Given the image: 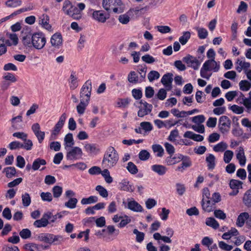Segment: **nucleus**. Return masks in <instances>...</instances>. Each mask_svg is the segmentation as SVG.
Returning <instances> with one entry per match:
<instances>
[{"label": "nucleus", "instance_id": "nucleus-1", "mask_svg": "<svg viewBox=\"0 0 251 251\" xmlns=\"http://www.w3.org/2000/svg\"><path fill=\"white\" fill-rule=\"evenodd\" d=\"M119 160V155L114 147H109L105 151L102 161L103 168H111L115 166Z\"/></svg>", "mask_w": 251, "mask_h": 251}, {"label": "nucleus", "instance_id": "nucleus-2", "mask_svg": "<svg viewBox=\"0 0 251 251\" xmlns=\"http://www.w3.org/2000/svg\"><path fill=\"white\" fill-rule=\"evenodd\" d=\"M122 4L121 0H103L102 6L106 11L113 10L115 13H121L123 11L121 7H118Z\"/></svg>", "mask_w": 251, "mask_h": 251}, {"label": "nucleus", "instance_id": "nucleus-3", "mask_svg": "<svg viewBox=\"0 0 251 251\" xmlns=\"http://www.w3.org/2000/svg\"><path fill=\"white\" fill-rule=\"evenodd\" d=\"M32 46L36 49H43L46 43V39L42 32L34 33L32 35Z\"/></svg>", "mask_w": 251, "mask_h": 251}, {"label": "nucleus", "instance_id": "nucleus-4", "mask_svg": "<svg viewBox=\"0 0 251 251\" xmlns=\"http://www.w3.org/2000/svg\"><path fill=\"white\" fill-rule=\"evenodd\" d=\"M66 158L68 160H76L82 158L83 152L82 150L78 147H72L68 148Z\"/></svg>", "mask_w": 251, "mask_h": 251}, {"label": "nucleus", "instance_id": "nucleus-5", "mask_svg": "<svg viewBox=\"0 0 251 251\" xmlns=\"http://www.w3.org/2000/svg\"><path fill=\"white\" fill-rule=\"evenodd\" d=\"M231 121L226 116H222L219 119V130L223 134L227 133L230 128Z\"/></svg>", "mask_w": 251, "mask_h": 251}, {"label": "nucleus", "instance_id": "nucleus-6", "mask_svg": "<svg viewBox=\"0 0 251 251\" xmlns=\"http://www.w3.org/2000/svg\"><path fill=\"white\" fill-rule=\"evenodd\" d=\"M92 91V82L90 80H88L84 84L80 92V99L88 100L90 101Z\"/></svg>", "mask_w": 251, "mask_h": 251}, {"label": "nucleus", "instance_id": "nucleus-7", "mask_svg": "<svg viewBox=\"0 0 251 251\" xmlns=\"http://www.w3.org/2000/svg\"><path fill=\"white\" fill-rule=\"evenodd\" d=\"M173 74L167 73L161 78V83L166 87L168 91L172 89V82L173 80Z\"/></svg>", "mask_w": 251, "mask_h": 251}, {"label": "nucleus", "instance_id": "nucleus-8", "mask_svg": "<svg viewBox=\"0 0 251 251\" xmlns=\"http://www.w3.org/2000/svg\"><path fill=\"white\" fill-rule=\"evenodd\" d=\"M50 43L52 46L59 48L62 44V38L61 34L59 33L54 34L51 37Z\"/></svg>", "mask_w": 251, "mask_h": 251}, {"label": "nucleus", "instance_id": "nucleus-9", "mask_svg": "<svg viewBox=\"0 0 251 251\" xmlns=\"http://www.w3.org/2000/svg\"><path fill=\"white\" fill-rule=\"evenodd\" d=\"M66 14L71 16L74 19L79 20L81 18L80 10L73 5L66 10Z\"/></svg>", "mask_w": 251, "mask_h": 251}, {"label": "nucleus", "instance_id": "nucleus-10", "mask_svg": "<svg viewBox=\"0 0 251 251\" xmlns=\"http://www.w3.org/2000/svg\"><path fill=\"white\" fill-rule=\"evenodd\" d=\"M128 199V203L127 207L130 210L136 212H141L143 211V208L142 206L138 203L135 200H130Z\"/></svg>", "mask_w": 251, "mask_h": 251}, {"label": "nucleus", "instance_id": "nucleus-11", "mask_svg": "<svg viewBox=\"0 0 251 251\" xmlns=\"http://www.w3.org/2000/svg\"><path fill=\"white\" fill-rule=\"evenodd\" d=\"M49 224H50L49 216L44 213L41 219L37 220L34 222L33 225L36 227L40 228L46 227Z\"/></svg>", "mask_w": 251, "mask_h": 251}, {"label": "nucleus", "instance_id": "nucleus-12", "mask_svg": "<svg viewBox=\"0 0 251 251\" xmlns=\"http://www.w3.org/2000/svg\"><path fill=\"white\" fill-rule=\"evenodd\" d=\"M93 18L99 22L104 23L109 17L102 11L99 10L93 12Z\"/></svg>", "mask_w": 251, "mask_h": 251}, {"label": "nucleus", "instance_id": "nucleus-13", "mask_svg": "<svg viewBox=\"0 0 251 251\" xmlns=\"http://www.w3.org/2000/svg\"><path fill=\"white\" fill-rule=\"evenodd\" d=\"M185 138L191 139L195 141L201 142L203 140V137L200 134H197L191 131H187L184 134Z\"/></svg>", "mask_w": 251, "mask_h": 251}, {"label": "nucleus", "instance_id": "nucleus-14", "mask_svg": "<svg viewBox=\"0 0 251 251\" xmlns=\"http://www.w3.org/2000/svg\"><path fill=\"white\" fill-rule=\"evenodd\" d=\"M64 142V147L66 150H68V148L72 147L74 145L75 142L72 133H69L65 136Z\"/></svg>", "mask_w": 251, "mask_h": 251}, {"label": "nucleus", "instance_id": "nucleus-15", "mask_svg": "<svg viewBox=\"0 0 251 251\" xmlns=\"http://www.w3.org/2000/svg\"><path fill=\"white\" fill-rule=\"evenodd\" d=\"M89 102V101H88V100L80 99L79 104L76 106V110L78 114L82 115L84 114Z\"/></svg>", "mask_w": 251, "mask_h": 251}, {"label": "nucleus", "instance_id": "nucleus-16", "mask_svg": "<svg viewBox=\"0 0 251 251\" xmlns=\"http://www.w3.org/2000/svg\"><path fill=\"white\" fill-rule=\"evenodd\" d=\"M215 203L212 201L208 200L206 201V202H205L204 201V198L201 201V205L203 210L205 211L209 212L213 210L214 209V205H215Z\"/></svg>", "mask_w": 251, "mask_h": 251}, {"label": "nucleus", "instance_id": "nucleus-17", "mask_svg": "<svg viewBox=\"0 0 251 251\" xmlns=\"http://www.w3.org/2000/svg\"><path fill=\"white\" fill-rule=\"evenodd\" d=\"M40 19L39 23L47 30H51V26L49 24L50 20L49 16L46 14H43L41 16Z\"/></svg>", "mask_w": 251, "mask_h": 251}, {"label": "nucleus", "instance_id": "nucleus-18", "mask_svg": "<svg viewBox=\"0 0 251 251\" xmlns=\"http://www.w3.org/2000/svg\"><path fill=\"white\" fill-rule=\"evenodd\" d=\"M249 218V214L247 212L241 213L238 217L236 221V225L238 227H242L244 224L245 220H248Z\"/></svg>", "mask_w": 251, "mask_h": 251}, {"label": "nucleus", "instance_id": "nucleus-19", "mask_svg": "<svg viewBox=\"0 0 251 251\" xmlns=\"http://www.w3.org/2000/svg\"><path fill=\"white\" fill-rule=\"evenodd\" d=\"M209 61H206L203 64L202 67L201 69V76L204 78L209 79L211 75V74L208 75L207 72L210 71V68L208 67V63Z\"/></svg>", "mask_w": 251, "mask_h": 251}, {"label": "nucleus", "instance_id": "nucleus-20", "mask_svg": "<svg viewBox=\"0 0 251 251\" xmlns=\"http://www.w3.org/2000/svg\"><path fill=\"white\" fill-rule=\"evenodd\" d=\"M152 170L160 176H163L167 172V168L161 165H153L151 166Z\"/></svg>", "mask_w": 251, "mask_h": 251}, {"label": "nucleus", "instance_id": "nucleus-21", "mask_svg": "<svg viewBox=\"0 0 251 251\" xmlns=\"http://www.w3.org/2000/svg\"><path fill=\"white\" fill-rule=\"evenodd\" d=\"M236 158L238 160L239 164L241 166H244L245 165L246 158L244 149L242 147H240L239 151L236 154Z\"/></svg>", "mask_w": 251, "mask_h": 251}, {"label": "nucleus", "instance_id": "nucleus-22", "mask_svg": "<svg viewBox=\"0 0 251 251\" xmlns=\"http://www.w3.org/2000/svg\"><path fill=\"white\" fill-rule=\"evenodd\" d=\"M243 202L247 207H251V188L244 194Z\"/></svg>", "mask_w": 251, "mask_h": 251}, {"label": "nucleus", "instance_id": "nucleus-23", "mask_svg": "<svg viewBox=\"0 0 251 251\" xmlns=\"http://www.w3.org/2000/svg\"><path fill=\"white\" fill-rule=\"evenodd\" d=\"M215 157L212 154H209L206 157V161L207 163V167L209 170H213L215 166Z\"/></svg>", "mask_w": 251, "mask_h": 251}, {"label": "nucleus", "instance_id": "nucleus-24", "mask_svg": "<svg viewBox=\"0 0 251 251\" xmlns=\"http://www.w3.org/2000/svg\"><path fill=\"white\" fill-rule=\"evenodd\" d=\"M121 189L127 192H132L134 191L133 186L129 184V182L126 180H123L120 184Z\"/></svg>", "mask_w": 251, "mask_h": 251}, {"label": "nucleus", "instance_id": "nucleus-25", "mask_svg": "<svg viewBox=\"0 0 251 251\" xmlns=\"http://www.w3.org/2000/svg\"><path fill=\"white\" fill-rule=\"evenodd\" d=\"M128 80L130 83L136 84L141 83L140 82L139 77L138 76L136 73L134 71H131L128 75Z\"/></svg>", "mask_w": 251, "mask_h": 251}, {"label": "nucleus", "instance_id": "nucleus-26", "mask_svg": "<svg viewBox=\"0 0 251 251\" xmlns=\"http://www.w3.org/2000/svg\"><path fill=\"white\" fill-rule=\"evenodd\" d=\"M46 163V161L45 159L38 158L33 161L32 169L34 171L37 170L41 165H45Z\"/></svg>", "mask_w": 251, "mask_h": 251}, {"label": "nucleus", "instance_id": "nucleus-27", "mask_svg": "<svg viewBox=\"0 0 251 251\" xmlns=\"http://www.w3.org/2000/svg\"><path fill=\"white\" fill-rule=\"evenodd\" d=\"M75 73L72 72L70 75V88L75 90L78 86L77 77L75 75Z\"/></svg>", "mask_w": 251, "mask_h": 251}, {"label": "nucleus", "instance_id": "nucleus-28", "mask_svg": "<svg viewBox=\"0 0 251 251\" xmlns=\"http://www.w3.org/2000/svg\"><path fill=\"white\" fill-rule=\"evenodd\" d=\"M12 126L15 129H20V126L18 125V123L22 122V116L19 115L16 117L13 118L11 120Z\"/></svg>", "mask_w": 251, "mask_h": 251}, {"label": "nucleus", "instance_id": "nucleus-29", "mask_svg": "<svg viewBox=\"0 0 251 251\" xmlns=\"http://www.w3.org/2000/svg\"><path fill=\"white\" fill-rule=\"evenodd\" d=\"M99 200L98 197L95 196H91L87 198H83L81 201V203L83 205L89 204L97 202Z\"/></svg>", "mask_w": 251, "mask_h": 251}, {"label": "nucleus", "instance_id": "nucleus-30", "mask_svg": "<svg viewBox=\"0 0 251 251\" xmlns=\"http://www.w3.org/2000/svg\"><path fill=\"white\" fill-rule=\"evenodd\" d=\"M50 236L51 234L50 233H41L37 236V239L40 241H43L50 244Z\"/></svg>", "mask_w": 251, "mask_h": 251}, {"label": "nucleus", "instance_id": "nucleus-31", "mask_svg": "<svg viewBox=\"0 0 251 251\" xmlns=\"http://www.w3.org/2000/svg\"><path fill=\"white\" fill-rule=\"evenodd\" d=\"M243 182L241 181L231 179L229 182V186L232 189L239 190L242 188Z\"/></svg>", "mask_w": 251, "mask_h": 251}, {"label": "nucleus", "instance_id": "nucleus-32", "mask_svg": "<svg viewBox=\"0 0 251 251\" xmlns=\"http://www.w3.org/2000/svg\"><path fill=\"white\" fill-rule=\"evenodd\" d=\"M208 63V67L210 68V70H213L214 72H217L219 70L220 64L213 59H209Z\"/></svg>", "mask_w": 251, "mask_h": 251}, {"label": "nucleus", "instance_id": "nucleus-33", "mask_svg": "<svg viewBox=\"0 0 251 251\" xmlns=\"http://www.w3.org/2000/svg\"><path fill=\"white\" fill-rule=\"evenodd\" d=\"M192 165V162L190 159H188V160H183V162H182L180 166H178L176 169V171H180L181 172H183V171L187 168H188L190 167Z\"/></svg>", "mask_w": 251, "mask_h": 251}, {"label": "nucleus", "instance_id": "nucleus-34", "mask_svg": "<svg viewBox=\"0 0 251 251\" xmlns=\"http://www.w3.org/2000/svg\"><path fill=\"white\" fill-rule=\"evenodd\" d=\"M32 34L29 33L23 37L22 43L24 46L28 47L32 46Z\"/></svg>", "mask_w": 251, "mask_h": 251}, {"label": "nucleus", "instance_id": "nucleus-35", "mask_svg": "<svg viewBox=\"0 0 251 251\" xmlns=\"http://www.w3.org/2000/svg\"><path fill=\"white\" fill-rule=\"evenodd\" d=\"M108 168L104 169L102 171H101L100 174L104 178V180L107 183H111L113 181V178L110 175V172L108 170Z\"/></svg>", "mask_w": 251, "mask_h": 251}, {"label": "nucleus", "instance_id": "nucleus-36", "mask_svg": "<svg viewBox=\"0 0 251 251\" xmlns=\"http://www.w3.org/2000/svg\"><path fill=\"white\" fill-rule=\"evenodd\" d=\"M240 89L243 91H247L251 88V83L248 80H241L239 84Z\"/></svg>", "mask_w": 251, "mask_h": 251}, {"label": "nucleus", "instance_id": "nucleus-37", "mask_svg": "<svg viewBox=\"0 0 251 251\" xmlns=\"http://www.w3.org/2000/svg\"><path fill=\"white\" fill-rule=\"evenodd\" d=\"M205 224L207 226H211L214 229H217L219 226L218 222L214 218L212 217L207 218L206 220Z\"/></svg>", "mask_w": 251, "mask_h": 251}, {"label": "nucleus", "instance_id": "nucleus-38", "mask_svg": "<svg viewBox=\"0 0 251 251\" xmlns=\"http://www.w3.org/2000/svg\"><path fill=\"white\" fill-rule=\"evenodd\" d=\"M3 173H5L7 177L11 178L16 175V170L14 167H9L4 168Z\"/></svg>", "mask_w": 251, "mask_h": 251}, {"label": "nucleus", "instance_id": "nucleus-39", "mask_svg": "<svg viewBox=\"0 0 251 251\" xmlns=\"http://www.w3.org/2000/svg\"><path fill=\"white\" fill-rule=\"evenodd\" d=\"M152 149L154 152H157L156 156L157 157H162L164 154V149L159 144H154L152 146Z\"/></svg>", "mask_w": 251, "mask_h": 251}, {"label": "nucleus", "instance_id": "nucleus-40", "mask_svg": "<svg viewBox=\"0 0 251 251\" xmlns=\"http://www.w3.org/2000/svg\"><path fill=\"white\" fill-rule=\"evenodd\" d=\"M191 33L189 31H184L183 32V35L179 38V41L182 45H185L189 39L190 38Z\"/></svg>", "mask_w": 251, "mask_h": 251}, {"label": "nucleus", "instance_id": "nucleus-41", "mask_svg": "<svg viewBox=\"0 0 251 251\" xmlns=\"http://www.w3.org/2000/svg\"><path fill=\"white\" fill-rule=\"evenodd\" d=\"M196 29L198 32V37L200 39H204L207 38L208 36V31L205 28L202 27H197Z\"/></svg>", "mask_w": 251, "mask_h": 251}, {"label": "nucleus", "instance_id": "nucleus-42", "mask_svg": "<svg viewBox=\"0 0 251 251\" xmlns=\"http://www.w3.org/2000/svg\"><path fill=\"white\" fill-rule=\"evenodd\" d=\"M50 244L53 243L54 245H59L63 241V237L61 235H55L51 234Z\"/></svg>", "mask_w": 251, "mask_h": 251}, {"label": "nucleus", "instance_id": "nucleus-43", "mask_svg": "<svg viewBox=\"0 0 251 251\" xmlns=\"http://www.w3.org/2000/svg\"><path fill=\"white\" fill-rule=\"evenodd\" d=\"M126 169L131 174H136L138 170L137 166L132 162H129L126 166Z\"/></svg>", "mask_w": 251, "mask_h": 251}, {"label": "nucleus", "instance_id": "nucleus-44", "mask_svg": "<svg viewBox=\"0 0 251 251\" xmlns=\"http://www.w3.org/2000/svg\"><path fill=\"white\" fill-rule=\"evenodd\" d=\"M78 201L76 198H71L69 200L65 203V206L71 209H74L76 207V203Z\"/></svg>", "mask_w": 251, "mask_h": 251}, {"label": "nucleus", "instance_id": "nucleus-45", "mask_svg": "<svg viewBox=\"0 0 251 251\" xmlns=\"http://www.w3.org/2000/svg\"><path fill=\"white\" fill-rule=\"evenodd\" d=\"M22 203L24 206L27 207L29 206L31 203V198L29 194L25 193L22 196Z\"/></svg>", "mask_w": 251, "mask_h": 251}, {"label": "nucleus", "instance_id": "nucleus-46", "mask_svg": "<svg viewBox=\"0 0 251 251\" xmlns=\"http://www.w3.org/2000/svg\"><path fill=\"white\" fill-rule=\"evenodd\" d=\"M226 144L222 142L215 145L213 148V150L216 152H223L226 149Z\"/></svg>", "mask_w": 251, "mask_h": 251}, {"label": "nucleus", "instance_id": "nucleus-47", "mask_svg": "<svg viewBox=\"0 0 251 251\" xmlns=\"http://www.w3.org/2000/svg\"><path fill=\"white\" fill-rule=\"evenodd\" d=\"M5 4L9 7H16L22 4L21 0H8L6 1Z\"/></svg>", "mask_w": 251, "mask_h": 251}, {"label": "nucleus", "instance_id": "nucleus-48", "mask_svg": "<svg viewBox=\"0 0 251 251\" xmlns=\"http://www.w3.org/2000/svg\"><path fill=\"white\" fill-rule=\"evenodd\" d=\"M100 196L103 198H107L108 196V193L107 190L101 185H98L95 188Z\"/></svg>", "mask_w": 251, "mask_h": 251}, {"label": "nucleus", "instance_id": "nucleus-49", "mask_svg": "<svg viewBox=\"0 0 251 251\" xmlns=\"http://www.w3.org/2000/svg\"><path fill=\"white\" fill-rule=\"evenodd\" d=\"M233 156V152L230 150L225 151L224 154V161L226 163H229Z\"/></svg>", "mask_w": 251, "mask_h": 251}, {"label": "nucleus", "instance_id": "nucleus-50", "mask_svg": "<svg viewBox=\"0 0 251 251\" xmlns=\"http://www.w3.org/2000/svg\"><path fill=\"white\" fill-rule=\"evenodd\" d=\"M160 77L159 73L156 71H151L148 75V77L150 82H152L155 79H157Z\"/></svg>", "mask_w": 251, "mask_h": 251}, {"label": "nucleus", "instance_id": "nucleus-51", "mask_svg": "<svg viewBox=\"0 0 251 251\" xmlns=\"http://www.w3.org/2000/svg\"><path fill=\"white\" fill-rule=\"evenodd\" d=\"M140 126L145 132H149L152 130V125L149 122H143L140 123Z\"/></svg>", "mask_w": 251, "mask_h": 251}, {"label": "nucleus", "instance_id": "nucleus-52", "mask_svg": "<svg viewBox=\"0 0 251 251\" xmlns=\"http://www.w3.org/2000/svg\"><path fill=\"white\" fill-rule=\"evenodd\" d=\"M54 198H58L62 193V188L59 186H55L52 190Z\"/></svg>", "mask_w": 251, "mask_h": 251}, {"label": "nucleus", "instance_id": "nucleus-53", "mask_svg": "<svg viewBox=\"0 0 251 251\" xmlns=\"http://www.w3.org/2000/svg\"><path fill=\"white\" fill-rule=\"evenodd\" d=\"M147 70V68L146 66L143 68L138 69V72L140 75V82H142L145 81Z\"/></svg>", "mask_w": 251, "mask_h": 251}, {"label": "nucleus", "instance_id": "nucleus-54", "mask_svg": "<svg viewBox=\"0 0 251 251\" xmlns=\"http://www.w3.org/2000/svg\"><path fill=\"white\" fill-rule=\"evenodd\" d=\"M134 234H136V240L139 243L142 242L145 236V234L143 232L139 231L137 229H134L133 231Z\"/></svg>", "mask_w": 251, "mask_h": 251}, {"label": "nucleus", "instance_id": "nucleus-55", "mask_svg": "<svg viewBox=\"0 0 251 251\" xmlns=\"http://www.w3.org/2000/svg\"><path fill=\"white\" fill-rule=\"evenodd\" d=\"M152 110V108H150L148 110V108H146V107H143L142 108H140L139 111H138V116L140 117H143L144 116L148 115L149 114Z\"/></svg>", "mask_w": 251, "mask_h": 251}, {"label": "nucleus", "instance_id": "nucleus-56", "mask_svg": "<svg viewBox=\"0 0 251 251\" xmlns=\"http://www.w3.org/2000/svg\"><path fill=\"white\" fill-rule=\"evenodd\" d=\"M40 196L42 200L45 201L50 202L52 200V195L50 192H42Z\"/></svg>", "mask_w": 251, "mask_h": 251}, {"label": "nucleus", "instance_id": "nucleus-57", "mask_svg": "<svg viewBox=\"0 0 251 251\" xmlns=\"http://www.w3.org/2000/svg\"><path fill=\"white\" fill-rule=\"evenodd\" d=\"M171 113L178 118H182L186 116V112L185 111H179L177 109H172L171 111Z\"/></svg>", "mask_w": 251, "mask_h": 251}, {"label": "nucleus", "instance_id": "nucleus-58", "mask_svg": "<svg viewBox=\"0 0 251 251\" xmlns=\"http://www.w3.org/2000/svg\"><path fill=\"white\" fill-rule=\"evenodd\" d=\"M150 156V154L147 150H142L139 153V158L141 160H147Z\"/></svg>", "mask_w": 251, "mask_h": 251}, {"label": "nucleus", "instance_id": "nucleus-59", "mask_svg": "<svg viewBox=\"0 0 251 251\" xmlns=\"http://www.w3.org/2000/svg\"><path fill=\"white\" fill-rule=\"evenodd\" d=\"M22 143L17 141L11 142L8 145V148L11 150H16L17 149L22 148Z\"/></svg>", "mask_w": 251, "mask_h": 251}, {"label": "nucleus", "instance_id": "nucleus-60", "mask_svg": "<svg viewBox=\"0 0 251 251\" xmlns=\"http://www.w3.org/2000/svg\"><path fill=\"white\" fill-rule=\"evenodd\" d=\"M23 141L24 143H22L23 147L22 148H24L27 151L31 150L33 146L32 141L30 139H27V138H25V140H24Z\"/></svg>", "mask_w": 251, "mask_h": 251}, {"label": "nucleus", "instance_id": "nucleus-61", "mask_svg": "<svg viewBox=\"0 0 251 251\" xmlns=\"http://www.w3.org/2000/svg\"><path fill=\"white\" fill-rule=\"evenodd\" d=\"M141 58L143 61L148 64H152L155 61V58L149 54L143 55Z\"/></svg>", "mask_w": 251, "mask_h": 251}, {"label": "nucleus", "instance_id": "nucleus-62", "mask_svg": "<svg viewBox=\"0 0 251 251\" xmlns=\"http://www.w3.org/2000/svg\"><path fill=\"white\" fill-rule=\"evenodd\" d=\"M233 112L237 114H242L244 112V108L237 105L234 104L229 107Z\"/></svg>", "mask_w": 251, "mask_h": 251}, {"label": "nucleus", "instance_id": "nucleus-63", "mask_svg": "<svg viewBox=\"0 0 251 251\" xmlns=\"http://www.w3.org/2000/svg\"><path fill=\"white\" fill-rule=\"evenodd\" d=\"M84 148L86 151L89 153H94L98 150L95 144H86L84 146Z\"/></svg>", "mask_w": 251, "mask_h": 251}, {"label": "nucleus", "instance_id": "nucleus-64", "mask_svg": "<svg viewBox=\"0 0 251 251\" xmlns=\"http://www.w3.org/2000/svg\"><path fill=\"white\" fill-rule=\"evenodd\" d=\"M20 235L23 239H27L30 237L31 233L29 229L25 228L20 232Z\"/></svg>", "mask_w": 251, "mask_h": 251}]
</instances>
